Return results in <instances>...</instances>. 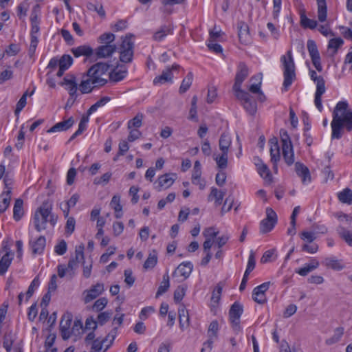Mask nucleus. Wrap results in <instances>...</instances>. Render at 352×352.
<instances>
[{
  "instance_id": "f704fd0d",
  "label": "nucleus",
  "mask_w": 352,
  "mask_h": 352,
  "mask_svg": "<svg viewBox=\"0 0 352 352\" xmlns=\"http://www.w3.org/2000/svg\"><path fill=\"white\" fill-rule=\"evenodd\" d=\"M282 153L285 162L289 165H292L294 162V153L292 145H286L282 147Z\"/></svg>"
},
{
  "instance_id": "f8f14e48",
  "label": "nucleus",
  "mask_w": 352,
  "mask_h": 352,
  "mask_svg": "<svg viewBox=\"0 0 352 352\" xmlns=\"http://www.w3.org/2000/svg\"><path fill=\"white\" fill-rule=\"evenodd\" d=\"M243 313V307L239 302H235L231 307L229 315L232 326L235 329H239V318Z\"/></svg>"
},
{
  "instance_id": "c756f323",
  "label": "nucleus",
  "mask_w": 352,
  "mask_h": 352,
  "mask_svg": "<svg viewBox=\"0 0 352 352\" xmlns=\"http://www.w3.org/2000/svg\"><path fill=\"white\" fill-rule=\"evenodd\" d=\"M226 190H219L215 187H212L210 193L208 195V200H214L215 205L220 206L222 204V200L226 195Z\"/></svg>"
},
{
  "instance_id": "37998d69",
  "label": "nucleus",
  "mask_w": 352,
  "mask_h": 352,
  "mask_svg": "<svg viewBox=\"0 0 352 352\" xmlns=\"http://www.w3.org/2000/svg\"><path fill=\"white\" fill-rule=\"evenodd\" d=\"M343 333H344V328L343 327L336 328L334 330L333 335L331 338L327 339L325 340V343L327 345H331V344H333L338 342L342 337Z\"/></svg>"
},
{
  "instance_id": "603ef678",
  "label": "nucleus",
  "mask_w": 352,
  "mask_h": 352,
  "mask_svg": "<svg viewBox=\"0 0 352 352\" xmlns=\"http://www.w3.org/2000/svg\"><path fill=\"white\" fill-rule=\"evenodd\" d=\"M143 115L142 113L137 114L133 119L128 122V129H131L133 127L140 128L142 124Z\"/></svg>"
},
{
  "instance_id": "69168bd1",
  "label": "nucleus",
  "mask_w": 352,
  "mask_h": 352,
  "mask_svg": "<svg viewBox=\"0 0 352 352\" xmlns=\"http://www.w3.org/2000/svg\"><path fill=\"white\" fill-rule=\"evenodd\" d=\"M222 286L219 283L212 292L211 300L214 302H218L221 298Z\"/></svg>"
},
{
  "instance_id": "20e7f679",
  "label": "nucleus",
  "mask_w": 352,
  "mask_h": 352,
  "mask_svg": "<svg viewBox=\"0 0 352 352\" xmlns=\"http://www.w3.org/2000/svg\"><path fill=\"white\" fill-rule=\"evenodd\" d=\"M109 69V65L106 63H98L91 66L87 72V76L94 79V83L96 86L102 87L107 82V72Z\"/></svg>"
},
{
  "instance_id": "423d86ee",
  "label": "nucleus",
  "mask_w": 352,
  "mask_h": 352,
  "mask_svg": "<svg viewBox=\"0 0 352 352\" xmlns=\"http://www.w3.org/2000/svg\"><path fill=\"white\" fill-rule=\"evenodd\" d=\"M234 95L250 115L254 116L256 113L257 110L256 102L248 92L241 91L234 93Z\"/></svg>"
},
{
  "instance_id": "58836bf2",
  "label": "nucleus",
  "mask_w": 352,
  "mask_h": 352,
  "mask_svg": "<svg viewBox=\"0 0 352 352\" xmlns=\"http://www.w3.org/2000/svg\"><path fill=\"white\" fill-rule=\"evenodd\" d=\"M338 199L344 204H352V191L346 188L338 194Z\"/></svg>"
},
{
  "instance_id": "6ab92c4d",
  "label": "nucleus",
  "mask_w": 352,
  "mask_h": 352,
  "mask_svg": "<svg viewBox=\"0 0 352 352\" xmlns=\"http://www.w3.org/2000/svg\"><path fill=\"white\" fill-rule=\"evenodd\" d=\"M219 324L217 321L214 320L209 325L208 330V339L206 342H204L205 346H207L208 347H210V346H212L214 340L217 338Z\"/></svg>"
},
{
  "instance_id": "2f4dec72",
  "label": "nucleus",
  "mask_w": 352,
  "mask_h": 352,
  "mask_svg": "<svg viewBox=\"0 0 352 352\" xmlns=\"http://www.w3.org/2000/svg\"><path fill=\"white\" fill-rule=\"evenodd\" d=\"M72 52L75 57H79L81 56L89 57L94 55V50L92 48L86 45L73 48Z\"/></svg>"
},
{
  "instance_id": "0eeeda50",
  "label": "nucleus",
  "mask_w": 352,
  "mask_h": 352,
  "mask_svg": "<svg viewBox=\"0 0 352 352\" xmlns=\"http://www.w3.org/2000/svg\"><path fill=\"white\" fill-rule=\"evenodd\" d=\"M120 60L122 63H131L133 56V43L131 36H126L122 38L120 45Z\"/></svg>"
},
{
  "instance_id": "72a5a7b5",
  "label": "nucleus",
  "mask_w": 352,
  "mask_h": 352,
  "mask_svg": "<svg viewBox=\"0 0 352 352\" xmlns=\"http://www.w3.org/2000/svg\"><path fill=\"white\" fill-rule=\"evenodd\" d=\"M45 238L42 236H39L34 242H30L32 253L34 254H41L45 249Z\"/></svg>"
},
{
  "instance_id": "a211bd4d",
  "label": "nucleus",
  "mask_w": 352,
  "mask_h": 352,
  "mask_svg": "<svg viewBox=\"0 0 352 352\" xmlns=\"http://www.w3.org/2000/svg\"><path fill=\"white\" fill-rule=\"evenodd\" d=\"M104 291V285L102 283H97L90 289L86 291L84 300L85 303L89 302L92 300L96 298Z\"/></svg>"
},
{
  "instance_id": "0e129e2a",
  "label": "nucleus",
  "mask_w": 352,
  "mask_h": 352,
  "mask_svg": "<svg viewBox=\"0 0 352 352\" xmlns=\"http://www.w3.org/2000/svg\"><path fill=\"white\" fill-rule=\"evenodd\" d=\"M300 237L308 244L311 243L316 239L314 233L306 231L302 232L300 234Z\"/></svg>"
},
{
  "instance_id": "8fccbe9b",
  "label": "nucleus",
  "mask_w": 352,
  "mask_h": 352,
  "mask_svg": "<svg viewBox=\"0 0 352 352\" xmlns=\"http://www.w3.org/2000/svg\"><path fill=\"white\" fill-rule=\"evenodd\" d=\"M193 74L192 72H188L186 77L183 79L181 86L179 87L180 93H185L191 86L192 82Z\"/></svg>"
},
{
  "instance_id": "6e6552de",
  "label": "nucleus",
  "mask_w": 352,
  "mask_h": 352,
  "mask_svg": "<svg viewBox=\"0 0 352 352\" xmlns=\"http://www.w3.org/2000/svg\"><path fill=\"white\" fill-rule=\"evenodd\" d=\"M277 223L276 213L271 208H266V217L260 223V232L265 234L270 232Z\"/></svg>"
},
{
  "instance_id": "49530a36",
  "label": "nucleus",
  "mask_w": 352,
  "mask_h": 352,
  "mask_svg": "<svg viewBox=\"0 0 352 352\" xmlns=\"http://www.w3.org/2000/svg\"><path fill=\"white\" fill-rule=\"evenodd\" d=\"M87 8L92 12H96L102 18H104L106 16L105 11L103 8V6L102 4L96 2V3H88L87 4Z\"/></svg>"
},
{
  "instance_id": "6e6d98bb",
  "label": "nucleus",
  "mask_w": 352,
  "mask_h": 352,
  "mask_svg": "<svg viewBox=\"0 0 352 352\" xmlns=\"http://www.w3.org/2000/svg\"><path fill=\"white\" fill-rule=\"evenodd\" d=\"M75 261L79 264L82 262L84 264V245H80L76 248L75 250V257L74 258Z\"/></svg>"
},
{
  "instance_id": "a18cd8bd",
  "label": "nucleus",
  "mask_w": 352,
  "mask_h": 352,
  "mask_svg": "<svg viewBox=\"0 0 352 352\" xmlns=\"http://www.w3.org/2000/svg\"><path fill=\"white\" fill-rule=\"evenodd\" d=\"M157 263V256L155 250L151 252L144 263V268L149 270L153 268Z\"/></svg>"
},
{
  "instance_id": "f03ea898",
  "label": "nucleus",
  "mask_w": 352,
  "mask_h": 352,
  "mask_svg": "<svg viewBox=\"0 0 352 352\" xmlns=\"http://www.w3.org/2000/svg\"><path fill=\"white\" fill-rule=\"evenodd\" d=\"M52 204L48 200L43 202L41 206L36 210L34 216V223L36 230L41 232L46 228L49 222L52 226L56 223V217L52 214Z\"/></svg>"
},
{
  "instance_id": "c85d7f7f",
  "label": "nucleus",
  "mask_w": 352,
  "mask_h": 352,
  "mask_svg": "<svg viewBox=\"0 0 352 352\" xmlns=\"http://www.w3.org/2000/svg\"><path fill=\"white\" fill-rule=\"evenodd\" d=\"M96 87H100V86L94 85V79L87 76V78L83 79L79 85V90L82 94L91 92V91Z\"/></svg>"
},
{
  "instance_id": "5fc2aeb1",
  "label": "nucleus",
  "mask_w": 352,
  "mask_h": 352,
  "mask_svg": "<svg viewBox=\"0 0 352 352\" xmlns=\"http://www.w3.org/2000/svg\"><path fill=\"white\" fill-rule=\"evenodd\" d=\"M79 199L78 194L73 195L66 204V210H63L65 216L67 217L69 214V208L74 207Z\"/></svg>"
},
{
  "instance_id": "ea45409f",
  "label": "nucleus",
  "mask_w": 352,
  "mask_h": 352,
  "mask_svg": "<svg viewBox=\"0 0 352 352\" xmlns=\"http://www.w3.org/2000/svg\"><path fill=\"white\" fill-rule=\"evenodd\" d=\"M337 232L340 238H342L349 246H352V233L342 226H339Z\"/></svg>"
},
{
  "instance_id": "338daca9",
  "label": "nucleus",
  "mask_w": 352,
  "mask_h": 352,
  "mask_svg": "<svg viewBox=\"0 0 352 352\" xmlns=\"http://www.w3.org/2000/svg\"><path fill=\"white\" fill-rule=\"evenodd\" d=\"M67 249V243L64 240L60 241L54 248V251L58 255H63Z\"/></svg>"
},
{
  "instance_id": "4d7b16f0",
  "label": "nucleus",
  "mask_w": 352,
  "mask_h": 352,
  "mask_svg": "<svg viewBox=\"0 0 352 352\" xmlns=\"http://www.w3.org/2000/svg\"><path fill=\"white\" fill-rule=\"evenodd\" d=\"M72 323V316L69 314L64 315L60 322V329H70Z\"/></svg>"
},
{
  "instance_id": "1a4fd4ad",
  "label": "nucleus",
  "mask_w": 352,
  "mask_h": 352,
  "mask_svg": "<svg viewBox=\"0 0 352 352\" xmlns=\"http://www.w3.org/2000/svg\"><path fill=\"white\" fill-rule=\"evenodd\" d=\"M249 69L244 63H240L237 67V72L235 76V82L233 85V91L234 93L243 91L241 89V84L248 77Z\"/></svg>"
},
{
  "instance_id": "de8ad7c7",
  "label": "nucleus",
  "mask_w": 352,
  "mask_h": 352,
  "mask_svg": "<svg viewBox=\"0 0 352 352\" xmlns=\"http://www.w3.org/2000/svg\"><path fill=\"white\" fill-rule=\"evenodd\" d=\"M12 258L9 253L4 254L0 260V275L4 274L11 264Z\"/></svg>"
},
{
  "instance_id": "dca6fc26",
  "label": "nucleus",
  "mask_w": 352,
  "mask_h": 352,
  "mask_svg": "<svg viewBox=\"0 0 352 352\" xmlns=\"http://www.w3.org/2000/svg\"><path fill=\"white\" fill-rule=\"evenodd\" d=\"M270 144L271 161L274 164L273 168L277 170V162L280 160V148L276 138H272L269 140Z\"/></svg>"
},
{
  "instance_id": "39448f33",
  "label": "nucleus",
  "mask_w": 352,
  "mask_h": 352,
  "mask_svg": "<svg viewBox=\"0 0 352 352\" xmlns=\"http://www.w3.org/2000/svg\"><path fill=\"white\" fill-rule=\"evenodd\" d=\"M309 74L311 79L313 81H314V82L316 84V91L315 93L314 103L317 109L319 110V111H322V104L321 98L326 90L325 81L323 77L321 76H318L314 70H311L309 72Z\"/></svg>"
},
{
  "instance_id": "b1692460",
  "label": "nucleus",
  "mask_w": 352,
  "mask_h": 352,
  "mask_svg": "<svg viewBox=\"0 0 352 352\" xmlns=\"http://www.w3.org/2000/svg\"><path fill=\"white\" fill-rule=\"evenodd\" d=\"M193 265L190 261L183 262L178 265L174 274H178L186 279L192 271Z\"/></svg>"
},
{
  "instance_id": "052dcab7",
  "label": "nucleus",
  "mask_w": 352,
  "mask_h": 352,
  "mask_svg": "<svg viewBox=\"0 0 352 352\" xmlns=\"http://www.w3.org/2000/svg\"><path fill=\"white\" fill-rule=\"evenodd\" d=\"M218 233L219 232L216 231L214 227H209L204 229L203 235L206 239H209L213 240L214 238L217 237Z\"/></svg>"
},
{
  "instance_id": "7ed1b4c3",
  "label": "nucleus",
  "mask_w": 352,
  "mask_h": 352,
  "mask_svg": "<svg viewBox=\"0 0 352 352\" xmlns=\"http://www.w3.org/2000/svg\"><path fill=\"white\" fill-rule=\"evenodd\" d=\"M280 61L283 66V87L285 90H287L296 78L295 65L292 52L289 50L285 55L282 56Z\"/></svg>"
},
{
  "instance_id": "a878e982",
  "label": "nucleus",
  "mask_w": 352,
  "mask_h": 352,
  "mask_svg": "<svg viewBox=\"0 0 352 352\" xmlns=\"http://www.w3.org/2000/svg\"><path fill=\"white\" fill-rule=\"evenodd\" d=\"M74 123V120L72 117L69 119L58 122L52 127H51L49 130H47V133H54L57 131H64L69 129Z\"/></svg>"
},
{
  "instance_id": "bf43d9fd",
  "label": "nucleus",
  "mask_w": 352,
  "mask_h": 352,
  "mask_svg": "<svg viewBox=\"0 0 352 352\" xmlns=\"http://www.w3.org/2000/svg\"><path fill=\"white\" fill-rule=\"evenodd\" d=\"M39 285V279L38 277H35L30 283L28 289L26 292V300H28L33 294L34 289Z\"/></svg>"
},
{
  "instance_id": "774afa93",
  "label": "nucleus",
  "mask_w": 352,
  "mask_h": 352,
  "mask_svg": "<svg viewBox=\"0 0 352 352\" xmlns=\"http://www.w3.org/2000/svg\"><path fill=\"white\" fill-rule=\"evenodd\" d=\"M253 300L258 304H264L266 302L265 295L263 293L253 290Z\"/></svg>"
},
{
  "instance_id": "09e8293b",
  "label": "nucleus",
  "mask_w": 352,
  "mask_h": 352,
  "mask_svg": "<svg viewBox=\"0 0 352 352\" xmlns=\"http://www.w3.org/2000/svg\"><path fill=\"white\" fill-rule=\"evenodd\" d=\"M111 100V98L109 96H104L101 98L98 101H97L95 104L91 106V107L87 111L88 116H90L94 111H96L99 107H101L105 105L108 102Z\"/></svg>"
},
{
  "instance_id": "cd10ccee",
  "label": "nucleus",
  "mask_w": 352,
  "mask_h": 352,
  "mask_svg": "<svg viewBox=\"0 0 352 352\" xmlns=\"http://www.w3.org/2000/svg\"><path fill=\"white\" fill-rule=\"evenodd\" d=\"M73 58L70 55L64 54L60 58L59 69L57 72V76L61 77L65 71L68 69L69 67L72 65Z\"/></svg>"
},
{
  "instance_id": "680f3d73",
  "label": "nucleus",
  "mask_w": 352,
  "mask_h": 352,
  "mask_svg": "<svg viewBox=\"0 0 352 352\" xmlns=\"http://www.w3.org/2000/svg\"><path fill=\"white\" fill-rule=\"evenodd\" d=\"M28 95V91H25L21 98L19 99V102L16 104V109H15V114L19 113L21 110L24 108V107L26 104V98Z\"/></svg>"
},
{
  "instance_id": "9b49d317",
  "label": "nucleus",
  "mask_w": 352,
  "mask_h": 352,
  "mask_svg": "<svg viewBox=\"0 0 352 352\" xmlns=\"http://www.w3.org/2000/svg\"><path fill=\"white\" fill-rule=\"evenodd\" d=\"M61 85L65 86V89L68 91L69 96L72 100H76L77 98L78 83L75 76L73 74H68L64 77Z\"/></svg>"
},
{
  "instance_id": "412c9836",
  "label": "nucleus",
  "mask_w": 352,
  "mask_h": 352,
  "mask_svg": "<svg viewBox=\"0 0 352 352\" xmlns=\"http://www.w3.org/2000/svg\"><path fill=\"white\" fill-rule=\"evenodd\" d=\"M175 175L172 174H164L158 177L157 183L158 186L156 187L158 191H160L162 188L167 189L173 185L175 182Z\"/></svg>"
},
{
  "instance_id": "c03bdc74",
  "label": "nucleus",
  "mask_w": 352,
  "mask_h": 352,
  "mask_svg": "<svg viewBox=\"0 0 352 352\" xmlns=\"http://www.w3.org/2000/svg\"><path fill=\"white\" fill-rule=\"evenodd\" d=\"M228 152L221 151L219 155H214V160H215L217 166L221 169H225L228 166Z\"/></svg>"
},
{
  "instance_id": "473e14b6",
  "label": "nucleus",
  "mask_w": 352,
  "mask_h": 352,
  "mask_svg": "<svg viewBox=\"0 0 352 352\" xmlns=\"http://www.w3.org/2000/svg\"><path fill=\"white\" fill-rule=\"evenodd\" d=\"M300 25L304 28L314 30L317 27V21L316 20L309 19L305 14V11L303 10L300 12Z\"/></svg>"
},
{
  "instance_id": "4468645a",
  "label": "nucleus",
  "mask_w": 352,
  "mask_h": 352,
  "mask_svg": "<svg viewBox=\"0 0 352 352\" xmlns=\"http://www.w3.org/2000/svg\"><path fill=\"white\" fill-rule=\"evenodd\" d=\"M238 36L242 44L248 45L251 41L249 27L244 21H239L237 23Z\"/></svg>"
},
{
  "instance_id": "c9c22d12",
  "label": "nucleus",
  "mask_w": 352,
  "mask_h": 352,
  "mask_svg": "<svg viewBox=\"0 0 352 352\" xmlns=\"http://www.w3.org/2000/svg\"><path fill=\"white\" fill-rule=\"evenodd\" d=\"M318 5V18L319 21L324 22L327 19V8L326 0H316Z\"/></svg>"
},
{
  "instance_id": "4be33fe9",
  "label": "nucleus",
  "mask_w": 352,
  "mask_h": 352,
  "mask_svg": "<svg viewBox=\"0 0 352 352\" xmlns=\"http://www.w3.org/2000/svg\"><path fill=\"white\" fill-rule=\"evenodd\" d=\"M127 69L124 66H117L109 74V79L113 82H118L124 78Z\"/></svg>"
},
{
  "instance_id": "bb28decb",
  "label": "nucleus",
  "mask_w": 352,
  "mask_h": 352,
  "mask_svg": "<svg viewBox=\"0 0 352 352\" xmlns=\"http://www.w3.org/2000/svg\"><path fill=\"white\" fill-rule=\"evenodd\" d=\"M16 339V335L11 330H8L3 338V346L7 352L12 351V345Z\"/></svg>"
},
{
  "instance_id": "5701e85b",
  "label": "nucleus",
  "mask_w": 352,
  "mask_h": 352,
  "mask_svg": "<svg viewBox=\"0 0 352 352\" xmlns=\"http://www.w3.org/2000/svg\"><path fill=\"white\" fill-rule=\"evenodd\" d=\"M173 28L170 25H164L160 28L153 35V38L155 41H162L167 35L173 34Z\"/></svg>"
},
{
  "instance_id": "2eb2a0df",
  "label": "nucleus",
  "mask_w": 352,
  "mask_h": 352,
  "mask_svg": "<svg viewBox=\"0 0 352 352\" xmlns=\"http://www.w3.org/2000/svg\"><path fill=\"white\" fill-rule=\"evenodd\" d=\"M116 45H101L98 47L94 52L97 58H104L111 56L116 51Z\"/></svg>"
},
{
  "instance_id": "7c9ffc66",
  "label": "nucleus",
  "mask_w": 352,
  "mask_h": 352,
  "mask_svg": "<svg viewBox=\"0 0 352 352\" xmlns=\"http://www.w3.org/2000/svg\"><path fill=\"white\" fill-rule=\"evenodd\" d=\"M11 200V189L7 188V190L3 191L0 195V214L4 212L8 208Z\"/></svg>"
},
{
  "instance_id": "e2e57ef3",
  "label": "nucleus",
  "mask_w": 352,
  "mask_h": 352,
  "mask_svg": "<svg viewBox=\"0 0 352 352\" xmlns=\"http://www.w3.org/2000/svg\"><path fill=\"white\" fill-rule=\"evenodd\" d=\"M107 304V300L105 298H100L98 299L93 305V310L100 311L102 310Z\"/></svg>"
},
{
  "instance_id": "ddd939ff",
  "label": "nucleus",
  "mask_w": 352,
  "mask_h": 352,
  "mask_svg": "<svg viewBox=\"0 0 352 352\" xmlns=\"http://www.w3.org/2000/svg\"><path fill=\"white\" fill-rule=\"evenodd\" d=\"M322 264L327 269L333 271H341L345 268V264L342 259H338L335 256H329L324 258Z\"/></svg>"
},
{
  "instance_id": "3c124183",
  "label": "nucleus",
  "mask_w": 352,
  "mask_h": 352,
  "mask_svg": "<svg viewBox=\"0 0 352 352\" xmlns=\"http://www.w3.org/2000/svg\"><path fill=\"white\" fill-rule=\"evenodd\" d=\"M116 36L112 33H104L101 34L98 38V42L102 45H113Z\"/></svg>"
},
{
  "instance_id": "79ce46f5",
  "label": "nucleus",
  "mask_w": 352,
  "mask_h": 352,
  "mask_svg": "<svg viewBox=\"0 0 352 352\" xmlns=\"http://www.w3.org/2000/svg\"><path fill=\"white\" fill-rule=\"evenodd\" d=\"M169 287H170L169 276H168V273H166L163 276L162 281L161 282L160 285L158 287L155 297L158 298L160 296L164 294L166 292H167Z\"/></svg>"
},
{
  "instance_id": "f3484780",
  "label": "nucleus",
  "mask_w": 352,
  "mask_h": 352,
  "mask_svg": "<svg viewBox=\"0 0 352 352\" xmlns=\"http://www.w3.org/2000/svg\"><path fill=\"white\" fill-rule=\"evenodd\" d=\"M179 67V65H173L171 68H167L164 70L161 75L155 77L153 80L154 85L164 84L166 82L172 80L173 74L172 70L177 69Z\"/></svg>"
},
{
  "instance_id": "f257e3e1",
  "label": "nucleus",
  "mask_w": 352,
  "mask_h": 352,
  "mask_svg": "<svg viewBox=\"0 0 352 352\" xmlns=\"http://www.w3.org/2000/svg\"><path fill=\"white\" fill-rule=\"evenodd\" d=\"M331 126V139H340L344 130L352 131V110L349 108L346 101H340L336 105Z\"/></svg>"
},
{
  "instance_id": "9d476101",
  "label": "nucleus",
  "mask_w": 352,
  "mask_h": 352,
  "mask_svg": "<svg viewBox=\"0 0 352 352\" xmlns=\"http://www.w3.org/2000/svg\"><path fill=\"white\" fill-rule=\"evenodd\" d=\"M307 45L314 66L318 72H321L322 70V67L320 63V56L316 42L313 40H308Z\"/></svg>"
},
{
  "instance_id": "864d4df0",
  "label": "nucleus",
  "mask_w": 352,
  "mask_h": 352,
  "mask_svg": "<svg viewBox=\"0 0 352 352\" xmlns=\"http://www.w3.org/2000/svg\"><path fill=\"white\" fill-rule=\"evenodd\" d=\"M258 80V83L251 85L249 88V91L253 94H262L261 91V74L252 77L251 80Z\"/></svg>"
},
{
  "instance_id": "393cba45",
  "label": "nucleus",
  "mask_w": 352,
  "mask_h": 352,
  "mask_svg": "<svg viewBox=\"0 0 352 352\" xmlns=\"http://www.w3.org/2000/svg\"><path fill=\"white\" fill-rule=\"evenodd\" d=\"M258 162L256 163V166L259 175L266 182L271 183L272 181V176L269 168L261 160L258 159Z\"/></svg>"
},
{
  "instance_id": "4c0bfd02",
  "label": "nucleus",
  "mask_w": 352,
  "mask_h": 352,
  "mask_svg": "<svg viewBox=\"0 0 352 352\" xmlns=\"http://www.w3.org/2000/svg\"><path fill=\"white\" fill-rule=\"evenodd\" d=\"M344 41L341 38H332L329 41L328 50L331 52V56H334L338 50L342 45Z\"/></svg>"
},
{
  "instance_id": "e433bc0d",
  "label": "nucleus",
  "mask_w": 352,
  "mask_h": 352,
  "mask_svg": "<svg viewBox=\"0 0 352 352\" xmlns=\"http://www.w3.org/2000/svg\"><path fill=\"white\" fill-rule=\"evenodd\" d=\"M232 144V140L228 134H221L219 141V146L221 151L228 152L229 148Z\"/></svg>"
},
{
  "instance_id": "aec40b11",
  "label": "nucleus",
  "mask_w": 352,
  "mask_h": 352,
  "mask_svg": "<svg viewBox=\"0 0 352 352\" xmlns=\"http://www.w3.org/2000/svg\"><path fill=\"white\" fill-rule=\"evenodd\" d=\"M295 170L296 174L302 178L303 184H307L311 182V175L309 168L303 164L296 162L295 164Z\"/></svg>"
},
{
  "instance_id": "13d9d810",
  "label": "nucleus",
  "mask_w": 352,
  "mask_h": 352,
  "mask_svg": "<svg viewBox=\"0 0 352 352\" xmlns=\"http://www.w3.org/2000/svg\"><path fill=\"white\" fill-rule=\"evenodd\" d=\"M186 287L179 286L174 292V300L176 302H179L185 296Z\"/></svg>"
},
{
  "instance_id": "a19ab883",
  "label": "nucleus",
  "mask_w": 352,
  "mask_h": 352,
  "mask_svg": "<svg viewBox=\"0 0 352 352\" xmlns=\"http://www.w3.org/2000/svg\"><path fill=\"white\" fill-rule=\"evenodd\" d=\"M23 215V201L17 199L15 201L13 208V217L16 221H19Z\"/></svg>"
}]
</instances>
